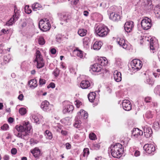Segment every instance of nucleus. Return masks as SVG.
Returning <instances> with one entry per match:
<instances>
[{
	"label": "nucleus",
	"mask_w": 160,
	"mask_h": 160,
	"mask_svg": "<svg viewBox=\"0 0 160 160\" xmlns=\"http://www.w3.org/2000/svg\"><path fill=\"white\" fill-rule=\"evenodd\" d=\"M55 87V84L53 82L50 83L49 85L47 86V88H53Z\"/></svg>",
	"instance_id": "nucleus-53"
},
{
	"label": "nucleus",
	"mask_w": 160,
	"mask_h": 160,
	"mask_svg": "<svg viewBox=\"0 0 160 160\" xmlns=\"http://www.w3.org/2000/svg\"><path fill=\"white\" fill-rule=\"evenodd\" d=\"M153 127L155 130H157L159 128V124L158 122H154Z\"/></svg>",
	"instance_id": "nucleus-45"
},
{
	"label": "nucleus",
	"mask_w": 160,
	"mask_h": 160,
	"mask_svg": "<svg viewBox=\"0 0 160 160\" xmlns=\"http://www.w3.org/2000/svg\"><path fill=\"white\" fill-rule=\"evenodd\" d=\"M80 87L83 89H86L90 86V84L89 81L86 80L82 81L80 83Z\"/></svg>",
	"instance_id": "nucleus-23"
},
{
	"label": "nucleus",
	"mask_w": 160,
	"mask_h": 160,
	"mask_svg": "<svg viewBox=\"0 0 160 160\" xmlns=\"http://www.w3.org/2000/svg\"><path fill=\"white\" fill-rule=\"evenodd\" d=\"M56 50L54 48H52L50 50V52L51 53L53 54H54L56 53Z\"/></svg>",
	"instance_id": "nucleus-59"
},
{
	"label": "nucleus",
	"mask_w": 160,
	"mask_h": 160,
	"mask_svg": "<svg viewBox=\"0 0 160 160\" xmlns=\"http://www.w3.org/2000/svg\"><path fill=\"white\" fill-rule=\"evenodd\" d=\"M46 83V80L44 79L40 78L39 80V84L40 85H42Z\"/></svg>",
	"instance_id": "nucleus-51"
},
{
	"label": "nucleus",
	"mask_w": 160,
	"mask_h": 160,
	"mask_svg": "<svg viewBox=\"0 0 160 160\" xmlns=\"http://www.w3.org/2000/svg\"><path fill=\"white\" fill-rule=\"evenodd\" d=\"M111 154L114 158H120L123 152L122 145L119 143L112 145L110 147Z\"/></svg>",
	"instance_id": "nucleus-2"
},
{
	"label": "nucleus",
	"mask_w": 160,
	"mask_h": 160,
	"mask_svg": "<svg viewBox=\"0 0 160 160\" xmlns=\"http://www.w3.org/2000/svg\"><path fill=\"white\" fill-rule=\"evenodd\" d=\"M94 148L96 150H98L99 148L100 145L99 144L95 143L93 144Z\"/></svg>",
	"instance_id": "nucleus-56"
},
{
	"label": "nucleus",
	"mask_w": 160,
	"mask_h": 160,
	"mask_svg": "<svg viewBox=\"0 0 160 160\" xmlns=\"http://www.w3.org/2000/svg\"><path fill=\"white\" fill-rule=\"evenodd\" d=\"M46 135H47L48 137H47L49 140H51L52 138V134L51 132L48 130H46L45 132Z\"/></svg>",
	"instance_id": "nucleus-37"
},
{
	"label": "nucleus",
	"mask_w": 160,
	"mask_h": 160,
	"mask_svg": "<svg viewBox=\"0 0 160 160\" xmlns=\"http://www.w3.org/2000/svg\"><path fill=\"white\" fill-rule=\"evenodd\" d=\"M56 39L57 42H60L62 40V36L60 34H58L56 36Z\"/></svg>",
	"instance_id": "nucleus-49"
},
{
	"label": "nucleus",
	"mask_w": 160,
	"mask_h": 160,
	"mask_svg": "<svg viewBox=\"0 0 160 160\" xmlns=\"http://www.w3.org/2000/svg\"><path fill=\"white\" fill-rule=\"evenodd\" d=\"M6 57H5L3 58V61L0 62V68H4V66L5 64L8 62V59H6Z\"/></svg>",
	"instance_id": "nucleus-35"
},
{
	"label": "nucleus",
	"mask_w": 160,
	"mask_h": 160,
	"mask_svg": "<svg viewBox=\"0 0 160 160\" xmlns=\"http://www.w3.org/2000/svg\"><path fill=\"white\" fill-rule=\"evenodd\" d=\"M102 44L101 41L96 42L92 46V48L94 50H98L100 49Z\"/></svg>",
	"instance_id": "nucleus-27"
},
{
	"label": "nucleus",
	"mask_w": 160,
	"mask_h": 160,
	"mask_svg": "<svg viewBox=\"0 0 160 160\" xmlns=\"http://www.w3.org/2000/svg\"><path fill=\"white\" fill-rule=\"evenodd\" d=\"M31 128V126L28 121L23 122L22 125L20 126L17 125L16 127V129L18 132L15 135L19 138L24 139L28 133Z\"/></svg>",
	"instance_id": "nucleus-1"
},
{
	"label": "nucleus",
	"mask_w": 160,
	"mask_h": 160,
	"mask_svg": "<svg viewBox=\"0 0 160 160\" xmlns=\"http://www.w3.org/2000/svg\"><path fill=\"white\" fill-rule=\"evenodd\" d=\"M145 136L148 138L151 137L152 134V129L148 126L146 125L142 127Z\"/></svg>",
	"instance_id": "nucleus-17"
},
{
	"label": "nucleus",
	"mask_w": 160,
	"mask_h": 160,
	"mask_svg": "<svg viewBox=\"0 0 160 160\" xmlns=\"http://www.w3.org/2000/svg\"><path fill=\"white\" fill-rule=\"evenodd\" d=\"M100 65L101 66V67L102 68V66H104V62L103 61H102V58H101L100 60L99 61V63Z\"/></svg>",
	"instance_id": "nucleus-57"
},
{
	"label": "nucleus",
	"mask_w": 160,
	"mask_h": 160,
	"mask_svg": "<svg viewBox=\"0 0 160 160\" xmlns=\"http://www.w3.org/2000/svg\"><path fill=\"white\" fill-rule=\"evenodd\" d=\"M41 7V5L37 2L34 3L32 6V9L34 11H37L39 10V8Z\"/></svg>",
	"instance_id": "nucleus-32"
},
{
	"label": "nucleus",
	"mask_w": 160,
	"mask_h": 160,
	"mask_svg": "<svg viewBox=\"0 0 160 160\" xmlns=\"http://www.w3.org/2000/svg\"><path fill=\"white\" fill-rule=\"evenodd\" d=\"M43 117L41 115L38 114L37 115H32L31 119L32 122L37 124H39L40 123V120Z\"/></svg>",
	"instance_id": "nucleus-21"
},
{
	"label": "nucleus",
	"mask_w": 160,
	"mask_h": 160,
	"mask_svg": "<svg viewBox=\"0 0 160 160\" xmlns=\"http://www.w3.org/2000/svg\"><path fill=\"white\" fill-rule=\"evenodd\" d=\"M143 149L147 153L152 154H153L155 150L154 145L151 144H147L145 145L143 147Z\"/></svg>",
	"instance_id": "nucleus-12"
},
{
	"label": "nucleus",
	"mask_w": 160,
	"mask_h": 160,
	"mask_svg": "<svg viewBox=\"0 0 160 160\" xmlns=\"http://www.w3.org/2000/svg\"><path fill=\"white\" fill-rule=\"evenodd\" d=\"M19 113L22 115L25 114L26 112V110L24 108H21L19 110Z\"/></svg>",
	"instance_id": "nucleus-43"
},
{
	"label": "nucleus",
	"mask_w": 160,
	"mask_h": 160,
	"mask_svg": "<svg viewBox=\"0 0 160 160\" xmlns=\"http://www.w3.org/2000/svg\"><path fill=\"white\" fill-rule=\"evenodd\" d=\"M134 26V23L132 21H127L124 24V30L127 32H130L132 31Z\"/></svg>",
	"instance_id": "nucleus-14"
},
{
	"label": "nucleus",
	"mask_w": 160,
	"mask_h": 160,
	"mask_svg": "<svg viewBox=\"0 0 160 160\" xmlns=\"http://www.w3.org/2000/svg\"><path fill=\"white\" fill-rule=\"evenodd\" d=\"M150 48L151 52L154 53L159 48L158 44L156 41H154L152 38H150Z\"/></svg>",
	"instance_id": "nucleus-13"
},
{
	"label": "nucleus",
	"mask_w": 160,
	"mask_h": 160,
	"mask_svg": "<svg viewBox=\"0 0 160 160\" xmlns=\"http://www.w3.org/2000/svg\"><path fill=\"white\" fill-rule=\"evenodd\" d=\"M19 11L18 10L17 7L15 6L14 8V14L12 17L7 22V26H11L18 20L20 16Z\"/></svg>",
	"instance_id": "nucleus-7"
},
{
	"label": "nucleus",
	"mask_w": 160,
	"mask_h": 160,
	"mask_svg": "<svg viewBox=\"0 0 160 160\" xmlns=\"http://www.w3.org/2000/svg\"><path fill=\"white\" fill-rule=\"evenodd\" d=\"M122 62L120 58H116V64L118 66H121L122 64Z\"/></svg>",
	"instance_id": "nucleus-46"
},
{
	"label": "nucleus",
	"mask_w": 160,
	"mask_h": 160,
	"mask_svg": "<svg viewBox=\"0 0 160 160\" xmlns=\"http://www.w3.org/2000/svg\"><path fill=\"white\" fill-rule=\"evenodd\" d=\"M118 43L123 48L126 49L127 47V45L125 43V41L122 38H118L117 39Z\"/></svg>",
	"instance_id": "nucleus-24"
},
{
	"label": "nucleus",
	"mask_w": 160,
	"mask_h": 160,
	"mask_svg": "<svg viewBox=\"0 0 160 160\" xmlns=\"http://www.w3.org/2000/svg\"><path fill=\"white\" fill-rule=\"evenodd\" d=\"M34 62L38 68H42L44 66L45 63L43 59L39 50H37L36 52V57Z\"/></svg>",
	"instance_id": "nucleus-4"
},
{
	"label": "nucleus",
	"mask_w": 160,
	"mask_h": 160,
	"mask_svg": "<svg viewBox=\"0 0 160 160\" xmlns=\"http://www.w3.org/2000/svg\"><path fill=\"white\" fill-rule=\"evenodd\" d=\"M95 32L99 36L103 37L107 35L109 30L106 26L103 24H100L96 27Z\"/></svg>",
	"instance_id": "nucleus-3"
},
{
	"label": "nucleus",
	"mask_w": 160,
	"mask_h": 160,
	"mask_svg": "<svg viewBox=\"0 0 160 160\" xmlns=\"http://www.w3.org/2000/svg\"><path fill=\"white\" fill-rule=\"evenodd\" d=\"M25 11L27 14H30L32 12V10L29 8L28 5H26L25 7Z\"/></svg>",
	"instance_id": "nucleus-41"
},
{
	"label": "nucleus",
	"mask_w": 160,
	"mask_h": 160,
	"mask_svg": "<svg viewBox=\"0 0 160 160\" xmlns=\"http://www.w3.org/2000/svg\"><path fill=\"white\" fill-rule=\"evenodd\" d=\"M154 11L156 17L158 18H160V6H156L154 8Z\"/></svg>",
	"instance_id": "nucleus-30"
},
{
	"label": "nucleus",
	"mask_w": 160,
	"mask_h": 160,
	"mask_svg": "<svg viewBox=\"0 0 160 160\" xmlns=\"http://www.w3.org/2000/svg\"><path fill=\"white\" fill-rule=\"evenodd\" d=\"M102 68L99 64L95 63L91 65L90 67V71L91 72H100Z\"/></svg>",
	"instance_id": "nucleus-15"
},
{
	"label": "nucleus",
	"mask_w": 160,
	"mask_h": 160,
	"mask_svg": "<svg viewBox=\"0 0 160 160\" xmlns=\"http://www.w3.org/2000/svg\"><path fill=\"white\" fill-rule=\"evenodd\" d=\"M81 124V121L76 117L75 118V122L73 125L76 128H79L80 127Z\"/></svg>",
	"instance_id": "nucleus-34"
},
{
	"label": "nucleus",
	"mask_w": 160,
	"mask_h": 160,
	"mask_svg": "<svg viewBox=\"0 0 160 160\" xmlns=\"http://www.w3.org/2000/svg\"><path fill=\"white\" fill-rule=\"evenodd\" d=\"M13 121V118L11 117H10L8 119V122L10 123H12Z\"/></svg>",
	"instance_id": "nucleus-63"
},
{
	"label": "nucleus",
	"mask_w": 160,
	"mask_h": 160,
	"mask_svg": "<svg viewBox=\"0 0 160 160\" xmlns=\"http://www.w3.org/2000/svg\"><path fill=\"white\" fill-rule=\"evenodd\" d=\"M3 158L4 160H9V156L8 155H5L4 156Z\"/></svg>",
	"instance_id": "nucleus-64"
},
{
	"label": "nucleus",
	"mask_w": 160,
	"mask_h": 160,
	"mask_svg": "<svg viewBox=\"0 0 160 160\" xmlns=\"http://www.w3.org/2000/svg\"><path fill=\"white\" fill-rule=\"evenodd\" d=\"M53 74L55 77H58L59 74V70L57 68L55 69L53 71Z\"/></svg>",
	"instance_id": "nucleus-52"
},
{
	"label": "nucleus",
	"mask_w": 160,
	"mask_h": 160,
	"mask_svg": "<svg viewBox=\"0 0 160 160\" xmlns=\"http://www.w3.org/2000/svg\"><path fill=\"white\" fill-rule=\"evenodd\" d=\"M153 114L150 111H147L144 115V117L145 118L147 119H152L153 117Z\"/></svg>",
	"instance_id": "nucleus-31"
},
{
	"label": "nucleus",
	"mask_w": 160,
	"mask_h": 160,
	"mask_svg": "<svg viewBox=\"0 0 160 160\" xmlns=\"http://www.w3.org/2000/svg\"><path fill=\"white\" fill-rule=\"evenodd\" d=\"M143 132L138 128H134L133 130L132 135L133 138L135 139H140L141 136L143 135Z\"/></svg>",
	"instance_id": "nucleus-11"
},
{
	"label": "nucleus",
	"mask_w": 160,
	"mask_h": 160,
	"mask_svg": "<svg viewBox=\"0 0 160 160\" xmlns=\"http://www.w3.org/2000/svg\"><path fill=\"white\" fill-rule=\"evenodd\" d=\"M156 71L157 72H153V74L155 78H158L160 76V69H157Z\"/></svg>",
	"instance_id": "nucleus-42"
},
{
	"label": "nucleus",
	"mask_w": 160,
	"mask_h": 160,
	"mask_svg": "<svg viewBox=\"0 0 160 160\" xmlns=\"http://www.w3.org/2000/svg\"><path fill=\"white\" fill-rule=\"evenodd\" d=\"M122 105L124 110L126 111H130L132 108V105L130 101L128 100H123Z\"/></svg>",
	"instance_id": "nucleus-18"
},
{
	"label": "nucleus",
	"mask_w": 160,
	"mask_h": 160,
	"mask_svg": "<svg viewBox=\"0 0 160 160\" xmlns=\"http://www.w3.org/2000/svg\"><path fill=\"white\" fill-rule=\"evenodd\" d=\"M17 150L16 148H12L11 150V153L12 154L15 155L17 152Z\"/></svg>",
	"instance_id": "nucleus-55"
},
{
	"label": "nucleus",
	"mask_w": 160,
	"mask_h": 160,
	"mask_svg": "<svg viewBox=\"0 0 160 160\" xmlns=\"http://www.w3.org/2000/svg\"><path fill=\"white\" fill-rule=\"evenodd\" d=\"M146 82L149 84H151L152 81L150 78H147L146 80Z\"/></svg>",
	"instance_id": "nucleus-61"
},
{
	"label": "nucleus",
	"mask_w": 160,
	"mask_h": 160,
	"mask_svg": "<svg viewBox=\"0 0 160 160\" xmlns=\"http://www.w3.org/2000/svg\"><path fill=\"white\" fill-rule=\"evenodd\" d=\"M38 26L40 29L43 32L49 30L51 26L49 20L46 19H41L39 22Z\"/></svg>",
	"instance_id": "nucleus-6"
},
{
	"label": "nucleus",
	"mask_w": 160,
	"mask_h": 160,
	"mask_svg": "<svg viewBox=\"0 0 160 160\" xmlns=\"http://www.w3.org/2000/svg\"><path fill=\"white\" fill-rule=\"evenodd\" d=\"M89 100L91 102H94L96 105L98 104V100L96 98V94L94 92L90 93L88 95Z\"/></svg>",
	"instance_id": "nucleus-16"
},
{
	"label": "nucleus",
	"mask_w": 160,
	"mask_h": 160,
	"mask_svg": "<svg viewBox=\"0 0 160 160\" xmlns=\"http://www.w3.org/2000/svg\"><path fill=\"white\" fill-rule=\"evenodd\" d=\"M142 62L138 59H134L131 62V70L133 72L140 70L142 66Z\"/></svg>",
	"instance_id": "nucleus-5"
},
{
	"label": "nucleus",
	"mask_w": 160,
	"mask_h": 160,
	"mask_svg": "<svg viewBox=\"0 0 160 160\" xmlns=\"http://www.w3.org/2000/svg\"><path fill=\"white\" fill-rule=\"evenodd\" d=\"M31 152L35 158H38L40 154V150L38 148H35L31 150Z\"/></svg>",
	"instance_id": "nucleus-26"
},
{
	"label": "nucleus",
	"mask_w": 160,
	"mask_h": 160,
	"mask_svg": "<svg viewBox=\"0 0 160 160\" xmlns=\"http://www.w3.org/2000/svg\"><path fill=\"white\" fill-rule=\"evenodd\" d=\"M152 0H140L139 4H141L142 8L147 10H151L153 8L152 5Z\"/></svg>",
	"instance_id": "nucleus-9"
},
{
	"label": "nucleus",
	"mask_w": 160,
	"mask_h": 160,
	"mask_svg": "<svg viewBox=\"0 0 160 160\" xmlns=\"http://www.w3.org/2000/svg\"><path fill=\"white\" fill-rule=\"evenodd\" d=\"M24 96L22 94H20L18 97V98L20 100L22 101L23 100Z\"/></svg>",
	"instance_id": "nucleus-62"
},
{
	"label": "nucleus",
	"mask_w": 160,
	"mask_h": 160,
	"mask_svg": "<svg viewBox=\"0 0 160 160\" xmlns=\"http://www.w3.org/2000/svg\"><path fill=\"white\" fill-rule=\"evenodd\" d=\"M134 155L135 157L138 156L140 155V152L139 151L136 150L135 151Z\"/></svg>",
	"instance_id": "nucleus-60"
},
{
	"label": "nucleus",
	"mask_w": 160,
	"mask_h": 160,
	"mask_svg": "<svg viewBox=\"0 0 160 160\" xmlns=\"http://www.w3.org/2000/svg\"><path fill=\"white\" fill-rule=\"evenodd\" d=\"M66 148H67V149H71V144L69 143H66Z\"/></svg>",
	"instance_id": "nucleus-58"
},
{
	"label": "nucleus",
	"mask_w": 160,
	"mask_h": 160,
	"mask_svg": "<svg viewBox=\"0 0 160 160\" xmlns=\"http://www.w3.org/2000/svg\"><path fill=\"white\" fill-rule=\"evenodd\" d=\"M73 109V107L72 105H68L64 107V109L63 110V112L64 113L69 112L71 111H72Z\"/></svg>",
	"instance_id": "nucleus-28"
},
{
	"label": "nucleus",
	"mask_w": 160,
	"mask_h": 160,
	"mask_svg": "<svg viewBox=\"0 0 160 160\" xmlns=\"http://www.w3.org/2000/svg\"><path fill=\"white\" fill-rule=\"evenodd\" d=\"M89 153V149L88 148H85L83 150L82 156L87 157Z\"/></svg>",
	"instance_id": "nucleus-38"
},
{
	"label": "nucleus",
	"mask_w": 160,
	"mask_h": 160,
	"mask_svg": "<svg viewBox=\"0 0 160 160\" xmlns=\"http://www.w3.org/2000/svg\"><path fill=\"white\" fill-rule=\"evenodd\" d=\"M88 117V113L83 110H81L78 113L76 118L79 119H86Z\"/></svg>",
	"instance_id": "nucleus-19"
},
{
	"label": "nucleus",
	"mask_w": 160,
	"mask_h": 160,
	"mask_svg": "<svg viewBox=\"0 0 160 160\" xmlns=\"http://www.w3.org/2000/svg\"><path fill=\"white\" fill-rule=\"evenodd\" d=\"M87 32V31L86 29H81L78 30V33L80 36L83 37L86 35Z\"/></svg>",
	"instance_id": "nucleus-33"
},
{
	"label": "nucleus",
	"mask_w": 160,
	"mask_h": 160,
	"mask_svg": "<svg viewBox=\"0 0 160 160\" xmlns=\"http://www.w3.org/2000/svg\"><path fill=\"white\" fill-rule=\"evenodd\" d=\"M102 61H104V66L106 65L108 62L107 58L105 57H102Z\"/></svg>",
	"instance_id": "nucleus-54"
},
{
	"label": "nucleus",
	"mask_w": 160,
	"mask_h": 160,
	"mask_svg": "<svg viewBox=\"0 0 160 160\" xmlns=\"http://www.w3.org/2000/svg\"><path fill=\"white\" fill-rule=\"evenodd\" d=\"M45 41L44 38L42 37H40L38 38V42L40 45H43L45 43Z\"/></svg>",
	"instance_id": "nucleus-40"
},
{
	"label": "nucleus",
	"mask_w": 160,
	"mask_h": 160,
	"mask_svg": "<svg viewBox=\"0 0 160 160\" xmlns=\"http://www.w3.org/2000/svg\"><path fill=\"white\" fill-rule=\"evenodd\" d=\"M89 138L91 140H95L96 139V136L94 133H91L89 134Z\"/></svg>",
	"instance_id": "nucleus-44"
},
{
	"label": "nucleus",
	"mask_w": 160,
	"mask_h": 160,
	"mask_svg": "<svg viewBox=\"0 0 160 160\" xmlns=\"http://www.w3.org/2000/svg\"><path fill=\"white\" fill-rule=\"evenodd\" d=\"M75 52H76V54L78 57H79L80 58H82L83 54L82 51L79 50H76Z\"/></svg>",
	"instance_id": "nucleus-39"
},
{
	"label": "nucleus",
	"mask_w": 160,
	"mask_h": 160,
	"mask_svg": "<svg viewBox=\"0 0 160 160\" xmlns=\"http://www.w3.org/2000/svg\"><path fill=\"white\" fill-rule=\"evenodd\" d=\"M90 41V39L88 37H85L83 39V46L86 48H89V43Z\"/></svg>",
	"instance_id": "nucleus-29"
},
{
	"label": "nucleus",
	"mask_w": 160,
	"mask_h": 160,
	"mask_svg": "<svg viewBox=\"0 0 160 160\" xmlns=\"http://www.w3.org/2000/svg\"><path fill=\"white\" fill-rule=\"evenodd\" d=\"M9 128L8 125L7 124H4L1 127V129L3 130H7Z\"/></svg>",
	"instance_id": "nucleus-47"
},
{
	"label": "nucleus",
	"mask_w": 160,
	"mask_h": 160,
	"mask_svg": "<svg viewBox=\"0 0 160 160\" xmlns=\"http://www.w3.org/2000/svg\"><path fill=\"white\" fill-rule=\"evenodd\" d=\"M74 104L76 105L77 108H79L82 105V102L80 101L77 100L75 102Z\"/></svg>",
	"instance_id": "nucleus-48"
},
{
	"label": "nucleus",
	"mask_w": 160,
	"mask_h": 160,
	"mask_svg": "<svg viewBox=\"0 0 160 160\" xmlns=\"http://www.w3.org/2000/svg\"><path fill=\"white\" fill-rule=\"evenodd\" d=\"M28 83L29 87L32 89L35 88L38 85L37 81L35 79L30 80L28 82Z\"/></svg>",
	"instance_id": "nucleus-25"
},
{
	"label": "nucleus",
	"mask_w": 160,
	"mask_h": 160,
	"mask_svg": "<svg viewBox=\"0 0 160 160\" xmlns=\"http://www.w3.org/2000/svg\"><path fill=\"white\" fill-rule=\"evenodd\" d=\"M60 18L61 20L64 21L66 22H68L69 20L68 15L65 14H61Z\"/></svg>",
	"instance_id": "nucleus-36"
},
{
	"label": "nucleus",
	"mask_w": 160,
	"mask_h": 160,
	"mask_svg": "<svg viewBox=\"0 0 160 160\" xmlns=\"http://www.w3.org/2000/svg\"><path fill=\"white\" fill-rule=\"evenodd\" d=\"M113 78L116 82H119L122 80L121 74L118 71H115L113 73Z\"/></svg>",
	"instance_id": "nucleus-22"
},
{
	"label": "nucleus",
	"mask_w": 160,
	"mask_h": 160,
	"mask_svg": "<svg viewBox=\"0 0 160 160\" xmlns=\"http://www.w3.org/2000/svg\"><path fill=\"white\" fill-rule=\"evenodd\" d=\"M120 15L115 12H112L110 13L109 16V19L114 21H118L120 20Z\"/></svg>",
	"instance_id": "nucleus-20"
},
{
	"label": "nucleus",
	"mask_w": 160,
	"mask_h": 160,
	"mask_svg": "<svg viewBox=\"0 0 160 160\" xmlns=\"http://www.w3.org/2000/svg\"><path fill=\"white\" fill-rule=\"evenodd\" d=\"M141 26L145 30H147L151 27V20L147 17H145L142 21L141 22Z\"/></svg>",
	"instance_id": "nucleus-8"
},
{
	"label": "nucleus",
	"mask_w": 160,
	"mask_h": 160,
	"mask_svg": "<svg viewBox=\"0 0 160 160\" xmlns=\"http://www.w3.org/2000/svg\"><path fill=\"white\" fill-rule=\"evenodd\" d=\"M53 105L50 104L49 102L47 100L42 102L40 105V107L42 110L45 112H48L51 110Z\"/></svg>",
	"instance_id": "nucleus-10"
},
{
	"label": "nucleus",
	"mask_w": 160,
	"mask_h": 160,
	"mask_svg": "<svg viewBox=\"0 0 160 160\" xmlns=\"http://www.w3.org/2000/svg\"><path fill=\"white\" fill-rule=\"evenodd\" d=\"M144 101L146 103L150 102L152 101V99L150 97H147L145 98Z\"/></svg>",
	"instance_id": "nucleus-50"
}]
</instances>
